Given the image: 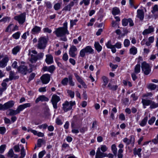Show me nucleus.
<instances>
[{
    "label": "nucleus",
    "mask_w": 158,
    "mask_h": 158,
    "mask_svg": "<svg viewBox=\"0 0 158 158\" xmlns=\"http://www.w3.org/2000/svg\"><path fill=\"white\" fill-rule=\"evenodd\" d=\"M67 22H66L63 24V27L56 29L54 32L57 37H62L65 35L69 34V32L67 29Z\"/></svg>",
    "instance_id": "nucleus-1"
},
{
    "label": "nucleus",
    "mask_w": 158,
    "mask_h": 158,
    "mask_svg": "<svg viewBox=\"0 0 158 158\" xmlns=\"http://www.w3.org/2000/svg\"><path fill=\"white\" fill-rule=\"evenodd\" d=\"M94 53V50L92 49L91 47L88 46L85 48L81 49L79 55L81 57H84L85 55V54H93Z\"/></svg>",
    "instance_id": "nucleus-2"
},
{
    "label": "nucleus",
    "mask_w": 158,
    "mask_h": 158,
    "mask_svg": "<svg viewBox=\"0 0 158 158\" xmlns=\"http://www.w3.org/2000/svg\"><path fill=\"white\" fill-rule=\"evenodd\" d=\"M26 13L24 12L14 17V19L20 24H23L26 21Z\"/></svg>",
    "instance_id": "nucleus-3"
},
{
    "label": "nucleus",
    "mask_w": 158,
    "mask_h": 158,
    "mask_svg": "<svg viewBox=\"0 0 158 158\" xmlns=\"http://www.w3.org/2000/svg\"><path fill=\"white\" fill-rule=\"evenodd\" d=\"M47 40L45 37H41L39 39L37 48L39 49H44L46 46Z\"/></svg>",
    "instance_id": "nucleus-4"
},
{
    "label": "nucleus",
    "mask_w": 158,
    "mask_h": 158,
    "mask_svg": "<svg viewBox=\"0 0 158 158\" xmlns=\"http://www.w3.org/2000/svg\"><path fill=\"white\" fill-rule=\"evenodd\" d=\"M75 104V101L68 102L66 101L63 104L62 109L65 112H67L72 109V106Z\"/></svg>",
    "instance_id": "nucleus-5"
},
{
    "label": "nucleus",
    "mask_w": 158,
    "mask_h": 158,
    "mask_svg": "<svg viewBox=\"0 0 158 158\" xmlns=\"http://www.w3.org/2000/svg\"><path fill=\"white\" fill-rule=\"evenodd\" d=\"M141 68L142 71L145 75H148L151 70V68L149 64L144 61L141 64Z\"/></svg>",
    "instance_id": "nucleus-6"
},
{
    "label": "nucleus",
    "mask_w": 158,
    "mask_h": 158,
    "mask_svg": "<svg viewBox=\"0 0 158 158\" xmlns=\"http://www.w3.org/2000/svg\"><path fill=\"white\" fill-rule=\"evenodd\" d=\"M60 100L59 96L56 94H54L52 96L51 102L53 105L54 108L56 109L57 108V103Z\"/></svg>",
    "instance_id": "nucleus-7"
},
{
    "label": "nucleus",
    "mask_w": 158,
    "mask_h": 158,
    "mask_svg": "<svg viewBox=\"0 0 158 158\" xmlns=\"http://www.w3.org/2000/svg\"><path fill=\"white\" fill-rule=\"evenodd\" d=\"M77 49L76 47L74 45H72L71 46L69 51V56L72 57H75L77 55Z\"/></svg>",
    "instance_id": "nucleus-8"
},
{
    "label": "nucleus",
    "mask_w": 158,
    "mask_h": 158,
    "mask_svg": "<svg viewBox=\"0 0 158 158\" xmlns=\"http://www.w3.org/2000/svg\"><path fill=\"white\" fill-rule=\"evenodd\" d=\"M123 142L125 143L127 145H128L131 144L132 147L134 146L135 142V137L134 135H131L130 136V139L127 138H125L123 139Z\"/></svg>",
    "instance_id": "nucleus-9"
},
{
    "label": "nucleus",
    "mask_w": 158,
    "mask_h": 158,
    "mask_svg": "<svg viewBox=\"0 0 158 158\" xmlns=\"http://www.w3.org/2000/svg\"><path fill=\"white\" fill-rule=\"evenodd\" d=\"M19 72L22 74L26 75L28 71L27 67L24 65H21L17 68Z\"/></svg>",
    "instance_id": "nucleus-10"
},
{
    "label": "nucleus",
    "mask_w": 158,
    "mask_h": 158,
    "mask_svg": "<svg viewBox=\"0 0 158 158\" xmlns=\"http://www.w3.org/2000/svg\"><path fill=\"white\" fill-rule=\"evenodd\" d=\"M50 76L48 74H44L41 77V80L44 84L48 83L50 80Z\"/></svg>",
    "instance_id": "nucleus-11"
},
{
    "label": "nucleus",
    "mask_w": 158,
    "mask_h": 158,
    "mask_svg": "<svg viewBox=\"0 0 158 158\" xmlns=\"http://www.w3.org/2000/svg\"><path fill=\"white\" fill-rule=\"evenodd\" d=\"M31 104L30 103H26L19 106L17 109L19 113L23 110L24 109L27 107H30L31 106Z\"/></svg>",
    "instance_id": "nucleus-12"
},
{
    "label": "nucleus",
    "mask_w": 158,
    "mask_h": 158,
    "mask_svg": "<svg viewBox=\"0 0 158 158\" xmlns=\"http://www.w3.org/2000/svg\"><path fill=\"white\" fill-rule=\"evenodd\" d=\"M9 60L8 57H5L0 61V68H4L7 64V63Z\"/></svg>",
    "instance_id": "nucleus-13"
},
{
    "label": "nucleus",
    "mask_w": 158,
    "mask_h": 158,
    "mask_svg": "<svg viewBox=\"0 0 158 158\" xmlns=\"http://www.w3.org/2000/svg\"><path fill=\"white\" fill-rule=\"evenodd\" d=\"M15 102L13 101H10L4 104L5 110L12 107L14 105Z\"/></svg>",
    "instance_id": "nucleus-14"
},
{
    "label": "nucleus",
    "mask_w": 158,
    "mask_h": 158,
    "mask_svg": "<svg viewBox=\"0 0 158 158\" xmlns=\"http://www.w3.org/2000/svg\"><path fill=\"white\" fill-rule=\"evenodd\" d=\"M74 5V2L73 1L71 2L68 5L65 6L62 9L63 11H70L72 7Z\"/></svg>",
    "instance_id": "nucleus-15"
},
{
    "label": "nucleus",
    "mask_w": 158,
    "mask_h": 158,
    "mask_svg": "<svg viewBox=\"0 0 158 158\" xmlns=\"http://www.w3.org/2000/svg\"><path fill=\"white\" fill-rule=\"evenodd\" d=\"M74 74L78 82L82 85L85 88H86L87 86L81 78L76 73H74Z\"/></svg>",
    "instance_id": "nucleus-16"
},
{
    "label": "nucleus",
    "mask_w": 158,
    "mask_h": 158,
    "mask_svg": "<svg viewBox=\"0 0 158 158\" xmlns=\"http://www.w3.org/2000/svg\"><path fill=\"white\" fill-rule=\"evenodd\" d=\"M104 157H105V153L102 152L100 148H98L96 153L95 158H103Z\"/></svg>",
    "instance_id": "nucleus-17"
},
{
    "label": "nucleus",
    "mask_w": 158,
    "mask_h": 158,
    "mask_svg": "<svg viewBox=\"0 0 158 158\" xmlns=\"http://www.w3.org/2000/svg\"><path fill=\"white\" fill-rule=\"evenodd\" d=\"M154 31V27L152 26H149L148 29H145L143 32V35H146L148 34L151 33Z\"/></svg>",
    "instance_id": "nucleus-18"
},
{
    "label": "nucleus",
    "mask_w": 158,
    "mask_h": 158,
    "mask_svg": "<svg viewBox=\"0 0 158 158\" xmlns=\"http://www.w3.org/2000/svg\"><path fill=\"white\" fill-rule=\"evenodd\" d=\"M48 100V98L44 95H40L35 100V102L37 103L40 101L41 102H47Z\"/></svg>",
    "instance_id": "nucleus-19"
},
{
    "label": "nucleus",
    "mask_w": 158,
    "mask_h": 158,
    "mask_svg": "<svg viewBox=\"0 0 158 158\" xmlns=\"http://www.w3.org/2000/svg\"><path fill=\"white\" fill-rule=\"evenodd\" d=\"M142 149L140 148L137 149L136 148H135L133 149V152L135 156L137 155L139 158H140L141 157V154L140 153Z\"/></svg>",
    "instance_id": "nucleus-20"
},
{
    "label": "nucleus",
    "mask_w": 158,
    "mask_h": 158,
    "mask_svg": "<svg viewBox=\"0 0 158 158\" xmlns=\"http://www.w3.org/2000/svg\"><path fill=\"white\" fill-rule=\"evenodd\" d=\"M46 57L45 61L47 64H50L53 63V57L51 55H47Z\"/></svg>",
    "instance_id": "nucleus-21"
},
{
    "label": "nucleus",
    "mask_w": 158,
    "mask_h": 158,
    "mask_svg": "<svg viewBox=\"0 0 158 158\" xmlns=\"http://www.w3.org/2000/svg\"><path fill=\"white\" fill-rule=\"evenodd\" d=\"M41 28L40 27L35 26L32 29L31 33L33 34H35L39 33L41 31Z\"/></svg>",
    "instance_id": "nucleus-22"
},
{
    "label": "nucleus",
    "mask_w": 158,
    "mask_h": 158,
    "mask_svg": "<svg viewBox=\"0 0 158 158\" xmlns=\"http://www.w3.org/2000/svg\"><path fill=\"white\" fill-rule=\"evenodd\" d=\"M137 16L140 20H143L144 18V14L143 10H138L137 11Z\"/></svg>",
    "instance_id": "nucleus-23"
},
{
    "label": "nucleus",
    "mask_w": 158,
    "mask_h": 158,
    "mask_svg": "<svg viewBox=\"0 0 158 158\" xmlns=\"http://www.w3.org/2000/svg\"><path fill=\"white\" fill-rule=\"evenodd\" d=\"M151 100H147L145 99H142V103L143 105V108H145L146 106H148L150 105Z\"/></svg>",
    "instance_id": "nucleus-24"
},
{
    "label": "nucleus",
    "mask_w": 158,
    "mask_h": 158,
    "mask_svg": "<svg viewBox=\"0 0 158 158\" xmlns=\"http://www.w3.org/2000/svg\"><path fill=\"white\" fill-rule=\"evenodd\" d=\"M28 55H31V58L30 59V61L32 63L35 62L38 60L37 56L34 55L32 54H31V51H29Z\"/></svg>",
    "instance_id": "nucleus-25"
},
{
    "label": "nucleus",
    "mask_w": 158,
    "mask_h": 158,
    "mask_svg": "<svg viewBox=\"0 0 158 158\" xmlns=\"http://www.w3.org/2000/svg\"><path fill=\"white\" fill-rule=\"evenodd\" d=\"M137 48L134 46H133L130 49L129 53L131 54L135 55L137 53Z\"/></svg>",
    "instance_id": "nucleus-26"
},
{
    "label": "nucleus",
    "mask_w": 158,
    "mask_h": 158,
    "mask_svg": "<svg viewBox=\"0 0 158 158\" xmlns=\"http://www.w3.org/2000/svg\"><path fill=\"white\" fill-rule=\"evenodd\" d=\"M94 47L98 52H100L102 49V47L98 42H95L94 44Z\"/></svg>",
    "instance_id": "nucleus-27"
},
{
    "label": "nucleus",
    "mask_w": 158,
    "mask_h": 158,
    "mask_svg": "<svg viewBox=\"0 0 158 158\" xmlns=\"http://www.w3.org/2000/svg\"><path fill=\"white\" fill-rule=\"evenodd\" d=\"M20 49L21 48L20 46L18 45L14 47L12 50V52L13 54L14 55H16L17 53L19 51Z\"/></svg>",
    "instance_id": "nucleus-28"
},
{
    "label": "nucleus",
    "mask_w": 158,
    "mask_h": 158,
    "mask_svg": "<svg viewBox=\"0 0 158 158\" xmlns=\"http://www.w3.org/2000/svg\"><path fill=\"white\" fill-rule=\"evenodd\" d=\"M148 120V117L147 116H146L139 123V125L142 127H143L146 125Z\"/></svg>",
    "instance_id": "nucleus-29"
},
{
    "label": "nucleus",
    "mask_w": 158,
    "mask_h": 158,
    "mask_svg": "<svg viewBox=\"0 0 158 158\" xmlns=\"http://www.w3.org/2000/svg\"><path fill=\"white\" fill-rule=\"evenodd\" d=\"M120 12L119 8L117 7H114L113 9L112 14L113 15H115L118 14Z\"/></svg>",
    "instance_id": "nucleus-30"
},
{
    "label": "nucleus",
    "mask_w": 158,
    "mask_h": 158,
    "mask_svg": "<svg viewBox=\"0 0 158 158\" xmlns=\"http://www.w3.org/2000/svg\"><path fill=\"white\" fill-rule=\"evenodd\" d=\"M158 107V103H155L154 102L151 100L150 103V108L153 109Z\"/></svg>",
    "instance_id": "nucleus-31"
},
{
    "label": "nucleus",
    "mask_w": 158,
    "mask_h": 158,
    "mask_svg": "<svg viewBox=\"0 0 158 158\" xmlns=\"http://www.w3.org/2000/svg\"><path fill=\"white\" fill-rule=\"evenodd\" d=\"M107 87L109 89L114 91L117 89L118 86L117 85H112L110 83H109L107 85Z\"/></svg>",
    "instance_id": "nucleus-32"
},
{
    "label": "nucleus",
    "mask_w": 158,
    "mask_h": 158,
    "mask_svg": "<svg viewBox=\"0 0 158 158\" xmlns=\"http://www.w3.org/2000/svg\"><path fill=\"white\" fill-rule=\"evenodd\" d=\"M9 111L10 112L9 113V115H10L12 116L13 115H15L19 114L17 109L16 110H14L12 109H10Z\"/></svg>",
    "instance_id": "nucleus-33"
},
{
    "label": "nucleus",
    "mask_w": 158,
    "mask_h": 158,
    "mask_svg": "<svg viewBox=\"0 0 158 158\" xmlns=\"http://www.w3.org/2000/svg\"><path fill=\"white\" fill-rule=\"evenodd\" d=\"M140 71V64H137L136 65L134 69V72L135 73L138 74Z\"/></svg>",
    "instance_id": "nucleus-34"
},
{
    "label": "nucleus",
    "mask_w": 158,
    "mask_h": 158,
    "mask_svg": "<svg viewBox=\"0 0 158 158\" xmlns=\"http://www.w3.org/2000/svg\"><path fill=\"white\" fill-rule=\"evenodd\" d=\"M111 149L113 153L114 154L115 156H116L117 149L116 148L115 144H113L111 146Z\"/></svg>",
    "instance_id": "nucleus-35"
},
{
    "label": "nucleus",
    "mask_w": 158,
    "mask_h": 158,
    "mask_svg": "<svg viewBox=\"0 0 158 158\" xmlns=\"http://www.w3.org/2000/svg\"><path fill=\"white\" fill-rule=\"evenodd\" d=\"M69 85L71 86H73L75 85V83L73 80L72 76L70 75L69 76Z\"/></svg>",
    "instance_id": "nucleus-36"
},
{
    "label": "nucleus",
    "mask_w": 158,
    "mask_h": 158,
    "mask_svg": "<svg viewBox=\"0 0 158 158\" xmlns=\"http://www.w3.org/2000/svg\"><path fill=\"white\" fill-rule=\"evenodd\" d=\"M69 78L67 77H65L61 81V84L63 85H67L69 81Z\"/></svg>",
    "instance_id": "nucleus-37"
},
{
    "label": "nucleus",
    "mask_w": 158,
    "mask_h": 158,
    "mask_svg": "<svg viewBox=\"0 0 158 158\" xmlns=\"http://www.w3.org/2000/svg\"><path fill=\"white\" fill-rule=\"evenodd\" d=\"M90 0H82L80 2V5H81L83 3L85 6L88 5L90 3Z\"/></svg>",
    "instance_id": "nucleus-38"
},
{
    "label": "nucleus",
    "mask_w": 158,
    "mask_h": 158,
    "mask_svg": "<svg viewBox=\"0 0 158 158\" xmlns=\"http://www.w3.org/2000/svg\"><path fill=\"white\" fill-rule=\"evenodd\" d=\"M148 88L151 90H153L156 88V85L154 84L150 83L148 85Z\"/></svg>",
    "instance_id": "nucleus-39"
},
{
    "label": "nucleus",
    "mask_w": 158,
    "mask_h": 158,
    "mask_svg": "<svg viewBox=\"0 0 158 158\" xmlns=\"http://www.w3.org/2000/svg\"><path fill=\"white\" fill-rule=\"evenodd\" d=\"M20 35V32L19 31H18L13 34L12 36L14 39L17 40L19 38Z\"/></svg>",
    "instance_id": "nucleus-40"
},
{
    "label": "nucleus",
    "mask_w": 158,
    "mask_h": 158,
    "mask_svg": "<svg viewBox=\"0 0 158 158\" xmlns=\"http://www.w3.org/2000/svg\"><path fill=\"white\" fill-rule=\"evenodd\" d=\"M151 12L153 14H154L156 12H158V6L157 5H155L153 6Z\"/></svg>",
    "instance_id": "nucleus-41"
},
{
    "label": "nucleus",
    "mask_w": 158,
    "mask_h": 158,
    "mask_svg": "<svg viewBox=\"0 0 158 158\" xmlns=\"http://www.w3.org/2000/svg\"><path fill=\"white\" fill-rule=\"evenodd\" d=\"M102 78L104 83V84L102 85L106 86L108 83V78L105 76H103Z\"/></svg>",
    "instance_id": "nucleus-42"
},
{
    "label": "nucleus",
    "mask_w": 158,
    "mask_h": 158,
    "mask_svg": "<svg viewBox=\"0 0 158 158\" xmlns=\"http://www.w3.org/2000/svg\"><path fill=\"white\" fill-rule=\"evenodd\" d=\"M15 154L14 153L13 150L12 149H10L9 151L7 156L8 157L12 158L14 157Z\"/></svg>",
    "instance_id": "nucleus-43"
},
{
    "label": "nucleus",
    "mask_w": 158,
    "mask_h": 158,
    "mask_svg": "<svg viewBox=\"0 0 158 158\" xmlns=\"http://www.w3.org/2000/svg\"><path fill=\"white\" fill-rule=\"evenodd\" d=\"M61 4V3H56L54 6V9L56 10H59L60 8Z\"/></svg>",
    "instance_id": "nucleus-44"
},
{
    "label": "nucleus",
    "mask_w": 158,
    "mask_h": 158,
    "mask_svg": "<svg viewBox=\"0 0 158 158\" xmlns=\"http://www.w3.org/2000/svg\"><path fill=\"white\" fill-rule=\"evenodd\" d=\"M20 154L21 155L20 157L23 158L25 157L26 155V153L25 149L23 147L21 149Z\"/></svg>",
    "instance_id": "nucleus-45"
},
{
    "label": "nucleus",
    "mask_w": 158,
    "mask_h": 158,
    "mask_svg": "<svg viewBox=\"0 0 158 158\" xmlns=\"http://www.w3.org/2000/svg\"><path fill=\"white\" fill-rule=\"evenodd\" d=\"M10 19V18L9 17L6 16L3 18L2 19L0 20L1 22H3L5 23L7 21H9Z\"/></svg>",
    "instance_id": "nucleus-46"
},
{
    "label": "nucleus",
    "mask_w": 158,
    "mask_h": 158,
    "mask_svg": "<svg viewBox=\"0 0 158 158\" xmlns=\"http://www.w3.org/2000/svg\"><path fill=\"white\" fill-rule=\"evenodd\" d=\"M67 93L72 98H74V92L73 91L71 90H67Z\"/></svg>",
    "instance_id": "nucleus-47"
},
{
    "label": "nucleus",
    "mask_w": 158,
    "mask_h": 158,
    "mask_svg": "<svg viewBox=\"0 0 158 158\" xmlns=\"http://www.w3.org/2000/svg\"><path fill=\"white\" fill-rule=\"evenodd\" d=\"M101 149V150L102 152H106L108 149L107 147L106 146V145H101V148L100 149Z\"/></svg>",
    "instance_id": "nucleus-48"
},
{
    "label": "nucleus",
    "mask_w": 158,
    "mask_h": 158,
    "mask_svg": "<svg viewBox=\"0 0 158 158\" xmlns=\"http://www.w3.org/2000/svg\"><path fill=\"white\" fill-rule=\"evenodd\" d=\"M55 69V67L54 65H52L48 67V71L50 73H52Z\"/></svg>",
    "instance_id": "nucleus-49"
},
{
    "label": "nucleus",
    "mask_w": 158,
    "mask_h": 158,
    "mask_svg": "<svg viewBox=\"0 0 158 158\" xmlns=\"http://www.w3.org/2000/svg\"><path fill=\"white\" fill-rule=\"evenodd\" d=\"M6 131V128L4 127H0V134H4Z\"/></svg>",
    "instance_id": "nucleus-50"
},
{
    "label": "nucleus",
    "mask_w": 158,
    "mask_h": 158,
    "mask_svg": "<svg viewBox=\"0 0 158 158\" xmlns=\"http://www.w3.org/2000/svg\"><path fill=\"white\" fill-rule=\"evenodd\" d=\"M122 25L124 26H127L128 24V19H124L122 20Z\"/></svg>",
    "instance_id": "nucleus-51"
},
{
    "label": "nucleus",
    "mask_w": 158,
    "mask_h": 158,
    "mask_svg": "<svg viewBox=\"0 0 158 158\" xmlns=\"http://www.w3.org/2000/svg\"><path fill=\"white\" fill-rule=\"evenodd\" d=\"M6 145L5 144L1 145L0 147V153H3L6 148Z\"/></svg>",
    "instance_id": "nucleus-52"
},
{
    "label": "nucleus",
    "mask_w": 158,
    "mask_h": 158,
    "mask_svg": "<svg viewBox=\"0 0 158 158\" xmlns=\"http://www.w3.org/2000/svg\"><path fill=\"white\" fill-rule=\"evenodd\" d=\"M156 120V118L154 117H152L148 121V123L150 125L152 124Z\"/></svg>",
    "instance_id": "nucleus-53"
},
{
    "label": "nucleus",
    "mask_w": 158,
    "mask_h": 158,
    "mask_svg": "<svg viewBox=\"0 0 158 158\" xmlns=\"http://www.w3.org/2000/svg\"><path fill=\"white\" fill-rule=\"evenodd\" d=\"M130 41L127 39H126L124 40V46L125 47H127L130 45Z\"/></svg>",
    "instance_id": "nucleus-54"
},
{
    "label": "nucleus",
    "mask_w": 158,
    "mask_h": 158,
    "mask_svg": "<svg viewBox=\"0 0 158 158\" xmlns=\"http://www.w3.org/2000/svg\"><path fill=\"white\" fill-rule=\"evenodd\" d=\"M68 56L66 53H64L62 56V59L65 61H67L68 59Z\"/></svg>",
    "instance_id": "nucleus-55"
},
{
    "label": "nucleus",
    "mask_w": 158,
    "mask_h": 158,
    "mask_svg": "<svg viewBox=\"0 0 158 158\" xmlns=\"http://www.w3.org/2000/svg\"><path fill=\"white\" fill-rule=\"evenodd\" d=\"M77 21V19H75L74 20H71L70 21V27H73V25L76 24V23Z\"/></svg>",
    "instance_id": "nucleus-56"
},
{
    "label": "nucleus",
    "mask_w": 158,
    "mask_h": 158,
    "mask_svg": "<svg viewBox=\"0 0 158 158\" xmlns=\"http://www.w3.org/2000/svg\"><path fill=\"white\" fill-rule=\"evenodd\" d=\"M43 31L44 32V33H51L52 31L51 29H49L48 27H46L44 28L43 29Z\"/></svg>",
    "instance_id": "nucleus-57"
},
{
    "label": "nucleus",
    "mask_w": 158,
    "mask_h": 158,
    "mask_svg": "<svg viewBox=\"0 0 158 158\" xmlns=\"http://www.w3.org/2000/svg\"><path fill=\"white\" fill-rule=\"evenodd\" d=\"M106 47L108 48H110L113 47L114 45H112L111 44V40H109L106 44Z\"/></svg>",
    "instance_id": "nucleus-58"
},
{
    "label": "nucleus",
    "mask_w": 158,
    "mask_h": 158,
    "mask_svg": "<svg viewBox=\"0 0 158 158\" xmlns=\"http://www.w3.org/2000/svg\"><path fill=\"white\" fill-rule=\"evenodd\" d=\"M48 126L47 124L46 123H45L39 126L38 127L40 129L43 128L44 129H46Z\"/></svg>",
    "instance_id": "nucleus-59"
},
{
    "label": "nucleus",
    "mask_w": 158,
    "mask_h": 158,
    "mask_svg": "<svg viewBox=\"0 0 158 158\" xmlns=\"http://www.w3.org/2000/svg\"><path fill=\"white\" fill-rule=\"evenodd\" d=\"M13 25V24L12 23H10L7 27V28L6 29V32H9V31H12V29H11V27Z\"/></svg>",
    "instance_id": "nucleus-60"
},
{
    "label": "nucleus",
    "mask_w": 158,
    "mask_h": 158,
    "mask_svg": "<svg viewBox=\"0 0 158 158\" xmlns=\"http://www.w3.org/2000/svg\"><path fill=\"white\" fill-rule=\"evenodd\" d=\"M45 153L46 152L45 151L40 152L39 154V158H42Z\"/></svg>",
    "instance_id": "nucleus-61"
},
{
    "label": "nucleus",
    "mask_w": 158,
    "mask_h": 158,
    "mask_svg": "<svg viewBox=\"0 0 158 158\" xmlns=\"http://www.w3.org/2000/svg\"><path fill=\"white\" fill-rule=\"evenodd\" d=\"M131 98H132V100L134 101L136 100L138 98V96L135 94H133L131 95Z\"/></svg>",
    "instance_id": "nucleus-62"
},
{
    "label": "nucleus",
    "mask_w": 158,
    "mask_h": 158,
    "mask_svg": "<svg viewBox=\"0 0 158 158\" xmlns=\"http://www.w3.org/2000/svg\"><path fill=\"white\" fill-rule=\"evenodd\" d=\"M43 142V140L41 139H39L37 140V147H40L41 146V143Z\"/></svg>",
    "instance_id": "nucleus-63"
},
{
    "label": "nucleus",
    "mask_w": 158,
    "mask_h": 158,
    "mask_svg": "<svg viewBox=\"0 0 158 158\" xmlns=\"http://www.w3.org/2000/svg\"><path fill=\"white\" fill-rule=\"evenodd\" d=\"M4 120L5 123L6 124H10L11 123V121H10V119L6 117H5L4 118Z\"/></svg>",
    "instance_id": "nucleus-64"
}]
</instances>
